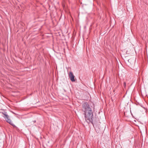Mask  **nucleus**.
<instances>
[{
	"label": "nucleus",
	"instance_id": "1",
	"mask_svg": "<svg viewBox=\"0 0 148 148\" xmlns=\"http://www.w3.org/2000/svg\"><path fill=\"white\" fill-rule=\"evenodd\" d=\"M82 109L84 112L86 119L88 120H92L93 113L90 105L87 102L83 103Z\"/></svg>",
	"mask_w": 148,
	"mask_h": 148
},
{
	"label": "nucleus",
	"instance_id": "5",
	"mask_svg": "<svg viewBox=\"0 0 148 148\" xmlns=\"http://www.w3.org/2000/svg\"><path fill=\"white\" fill-rule=\"evenodd\" d=\"M8 123H9L11 125L14 127H16L15 125L13 124L12 121H6Z\"/></svg>",
	"mask_w": 148,
	"mask_h": 148
},
{
	"label": "nucleus",
	"instance_id": "8",
	"mask_svg": "<svg viewBox=\"0 0 148 148\" xmlns=\"http://www.w3.org/2000/svg\"><path fill=\"white\" fill-rule=\"evenodd\" d=\"M36 121H34V123L35 122H36Z\"/></svg>",
	"mask_w": 148,
	"mask_h": 148
},
{
	"label": "nucleus",
	"instance_id": "2",
	"mask_svg": "<svg viewBox=\"0 0 148 148\" xmlns=\"http://www.w3.org/2000/svg\"><path fill=\"white\" fill-rule=\"evenodd\" d=\"M86 121L88 124H89L90 123H92L94 127L95 128L97 133H99L100 132V130L99 127V123H100L99 122H98V121Z\"/></svg>",
	"mask_w": 148,
	"mask_h": 148
},
{
	"label": "nucleus",
	"instance_id": "7",
	"mask_svg": "<svg viewBox=\"0 0 148 148\" xmlns=\"http://www.w3.org/2000/svg\"><path fill=\"white\" fill-rule=\"evenodd\" d=\"M126 86V83L125 82H124V86L125 88Z\"/></svg>",
	"mask_w": 148,
	"mask_h": 148
},
{
	"label": "nucleus",
	"instance_id": "9",
	"mask_svg": "<svg viewBox=\"0 0 148 148\" xmlns=\"http://www.w3.org/2000/svg\"><path fill=\"white\" fill-rule=\"evenodd\" d=\"M134 121L135 122H136V121Z\"/></svg>",
	"mask_w": 148,
	"mask_h": 148
},
{
	"label": "nucleus",
	"instance_id": "6",
	"mask_svg": "<svg viewBox=\"0 0 148 148\" xmlns=\"http://www.w3.org/2000/svg\"><path fill=\"white\" fill-rule=\"evenodd\" d=\"M128 61V62H130L131 64H133L134 62V60H132L131 59H129Z\"/></svg>",
	"mask_w": 148,
	"mask_h": 148
},
{
	"label": "nucleus",
	"instance_id": "4",
	"mask_svg": "<svg viewBox=\"0 0 148 148\" xmlns=\"http://www.w3.org/2000/svg\"><path fill=\"white\" fill-rule=\"evenodd\" d=\"M2 113L3 114V117L5 120L7 119V120H10V117L8 114L6 112H2Z\"/></svg>",
	"mask_w": 148,
	"mask_h": 148
},
{
	"label": "nucleus",
	"instance_id": "3",
	"mask_svg": "<svg viewBox=\"0 0 148 148\" xmlns=\"http://www.w3.org/2000/svg\"><path fill=\"white\" fill-rule=\"evenodd\" d=\"M69 76L72 82H74L75 81V76L71 72H70L69 73Z\"/></svg>",
	"mask_w": 148,
	"mask_h": 148
}]
</instances>
